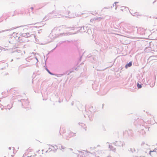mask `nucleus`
Masks as SVG:
<instances>
[{
  "label": "nucleus",
  "instance_id": "f257e3e1",
  "mask_svg": "<svg viewBox=\"0 0 157 157\" xmlns=\"http://www.w3.org/2000/svg\"><path fill=\"white\" fill-rule=\"evenodd\" d=\"M35 154L33 152L32 150L28 149L26 151L23 157H31L32 155Z\"/></svg>",
  "mask_w": 157,
  "mask_h": 157
},
{
  "label": "nucleus",
  "instance_id": "f03ea898",
  "mask_svg": "<svg viewBox=\"0 0 157 157\" xmlns=\"http://www.w3.org/2000/svg\"><path fill=\"white\" fill-rule=\"evenodd\" d=\"M86 153V152H80L78 155V157H85Z\"/></svg>",
  "mask_w": 157,
  "mask_h": 157
},
{
  "label": "nucleus",
  "instance_id": "7ed1b4c3",
  "mask_svg": "<svg viewBox=\"0 0 157 157\" xmlns=\"http://www.w3.org/2000/svg\"><path fill=\"white\" fill-rule=\"evenodd\" d=\"M58 149L61 150L64 149L65 148V147L61 144H59L58 146Z\"/></svg>",
  "mask_w": 157,
  "mask_h": 157
},
{
  "label": "nucleus",
  "instance_id": "20e7f679",
  "mask_svg": "<svg viewBox=\"0 0 157 157\" xmlns=\"http://www.w3.org/2000/svg\"><path fill=\"white\" fill-rule=\"evenodd\" d=\"M132 65V63L131 62H130L129 63H127L125 65V68H127L128 67H131Z\"/></svg>",
  "mask_w": 157,
  "mask_h": 157
},
{
  "label": "nucleus",
  "instance_id": "39448f33",
  "mask_svg": "<svg viewBox=\"0 0 157 157\" xmlns=\"http://www.w3.org/2000/svg\"><path fill=\"white\" fill-rule=\"evenodd\" d=\"M152 152H153L154 153V154H155L156 153V152L154 151H150V152L149 154H150V155H151Z\"/></svg>",
  "mask_w": 157,
  "mask_h": 157
},
{
  "label": "nucleus",
  "instance_id": "423d86ee",
  "mask_svg": "<svg viewBox=\"0 0 157 157\" xmlns=\"http://www.w3.org/2000/svg\"><path fill=\"white\" fill-rule=\"evenodd\" d=\"M137 87L139 88H140L142 87V86L141 85L139 84H137Z\"/></svg>",
  "mask_w": 157,
  "mask_h": 157
},
{
  "label": "nucleus",
  "instance_id": "0eeeda50",
  "mask_svg": "<svg viewBox=\"0 0 157 157\" xmlns=\"http://www.w3.org/2000/svg\"><path fill=\"white\" fill-rule=\"evenodd\" d=\"M47 71H48V73H49V74H51V72H50L48 71V70H47Z\"/></svg>",
  "mask_w": 157,
  "mask_h": 157
},
{
  "label": "nucleus",
  "instance_id": "6e6552de",
  "mask_svg": "<svg viewBox=\"0 0 157 157\" xmlns=\"http://www.w3.org/2000/svg\"><path fill=\"white\" fill-rule=\"evenodd\" d=\"M115 145H117V146H118V144H116V143H115Z\"/></svg>",
  "mask_w": 157,
  "mask_h": 157
},
{
  "label": "nucleus",
  "instance_id": "1a4fd4ad",
  "mask_svg": "<svg viewBox=\"0 0 157 157\" xmlns=\"http://www.w3.org/2000/svg\"><path fill=\"white\" fill-rule=\"evenodd\" d=\"M31 9H33V7H32V8H31Z\"/></svg>",
  "mask_w": 157,
  "mask_h": 157
}]
</instances>
